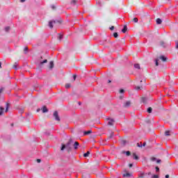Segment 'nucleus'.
Listing matches in <instances>:
<instances>
[{
  "label": "nucleus",
  "mask_w": 178,
  "mask_h": 178,
  "mask_svg": "<svg viewBox=\"0 0 178 178\" xmlns=\"http://www.w3.org/2000/svg\"><path fill=\"white\" fill-rule=\"evenodd\" d=\"M42 111L43 113H47V112H48V108H47V106H44L42 108Z\"/></svg>",
  "instance_id": "1a4fd4ad"
},
{
  "label": "nucleus",
  "mask_w": 178,
  "mask_h": 178,
  "mask_svg": "<svg viewBox=\"0 0 178 178\" xmlns=\"http://www.w3.org/2000/svg\"><path fill=\"white\" fill-rule=\"evenodd\" d=\"M155 169H156V172H159V167L156 166Z\"/></svg>",
  "instance_id": "ea45409f"
},
{
  "label": "nucleus",
  "mask_w": 178,
  "mask_h": 178,
  "mask_svg": "<svg viewBox=\"0 0 178 178\" xmlns=\"http://www.w3.org/2000/svg\"><path fill=\"white\" fill-rule=\"evenodd\" d=\"M9 30H10V27H9V26H7V27H6V29H5V31H9Z\"/></svg>",
  "instance_id": "72a5a7b5"
},
{
  "label": "nucleus",
  "mask_w": 178,
  "mask_h": 178,
  "mask_svg": "<svg viewBox=\"0 0 178 178\" xmlns=\"http://www.w3.org/2000/svg\"><path fill=\"white\" fill-rule=\"evenodd\" d=\"M134 67H135V69H138V70H140V64H135V65H134Z\"/></svg>",
  "instance_id": "a878e982"
},
{
  "label": "nucleus",
  "mask_w": 178,
  "mask_h": 178,
  "mask_svg": "<svg viewBox=\"0 0 178 178\" xmlns=\"http://www.w3.org/2000/svg\"><path fill=\"white\" fill-rule=\"evenodd\" d=\"M26 0H20V2H24Z\"/></svg>",
  "instance_id": "5fc2aeb1"
},
{
  "label": "nucleus",
  "mask_w": 178,
  "mask_h": 178,
  "mask_svg": "<svg viewBox=\"0 0 178 178\" xmlns=\"http://www.w3.org/2000/svg\"><path fill=\"white\" fill-rule=\"evenodd\" d=\"M141 100L143 104H147V101H148V99L147 97H142Z\"/></svg>",
  "instance_id": "4468645a"
},
{
  "label": "nucleus",
  "mask_w": 178,
  "mask_h": 178,
  "mask_svg": "<svg viewBox=\"0 0 178 178\" xmlns=\"http://www.w3.org/2000/svg\"><path fill=\"white\" fill-rule=\"evenodd\" d=\"M145 145H147V143L145 142V143H143V144L142 145V147H145Z\"/></svg>",
  "instance_id": "49530a36"
},
{
  "label": "nucleus",
  "mask_w": 178,
  "mask_h": 178,
  "mask_svg": "<svg viewBox=\"0 0 178 178\" xmlns=\"http://www.w3.org/2000/svg\"><path fill=\"white\" fill-rule=\"evenodd\" d=\"M11 126H13V124H12Z\"/></svg>",
  "instance_id": "052dcab7"
},
{
  "label": "nucleus",
  "mask_w": 178,
  "mask_h": 178,
  "mask_svg": "<svg viewBox=\"0 0 178 178\" xmlns=\"http://www.w3.org/2000/svg\"><path fill=\"white\" fill-rule=\"evenodd\" d=\"M148 175H151V172H149Z\"/></svg>",
  "instance_id": "bf43d9fd"
},
{
  "label": "nucleus",
  "mask_w": 178,
  "mask_h": 178,
  "mask_svg": "<svg viewBox=\"0 0 178 178\" xmlns=\"http://www.w3.org/2000/svg\"><path fill=\"white\" fill-rule=\"evenodd\" d=\"M168 177H169V175H166L165 178H168Z\"/></svg>",
  "instance_id": "864d4df0"
},
{
  "label": "nucleus",
  "mask_w": 178,
  "mask_h": 178,
  "mask_svg": "<svg viewBox=\"0 0 178 178\" xmlns=\"http://www.w3.org/2000/svg\"><path fill=\"white\" fill-rule=\"evenodd\" d=\"M123 92H124V90H123V89L120 90V94H123Z\"/></svg>",
  "instance_id": "58836bf2"
},
{
  "label": "nucleus",
  "mask_w": 178,
  "mask_h": 178,
  "mask_svg": "<svg viewBox=\"0 0 178 178\" xmlns=\"http://www.w3.org/2000/svg\"><path fill=\"white\" fill-rule=\"evenodd\" d=\"M108 83H112V81L108 80Z\"/></svg>",
  "instance_id": "6e6d98bb"
},
{
  "label": "nucleus",
  "mask_w": 178,
  "mask_h": 178,
  "mask_svg": "<svg viewBox=\"0 0 178 178\" xmlns=\"http://www.w3.org/2000/svg\"><path fill=\"white\" fill-rule=\"evenodd\" d=\"M62 38H63V36H62V35H60V34H58V39L60 41V40H62Z\"/></svg>",
  "instance_id": "2f4dec72"
},
{
  "label": "nucleus",
  "mask_w": 178,
  "mask_h": 178,
  "mask_svg": "<svg viewBox=\"0 0 178 178\" xmlns=\"http://www.w3.org/2000/svg\"><path fill=\"white\" fill-rule=\"evenodd\" d=\"M56 23H58V22H56V21L49 22V27L50 29H54V26H55V24H56Z\"/></svg>",
  "instance_id": "39448f33"
},
{
  "label": "nucleus",
  "mask_w": 178,
  "mask_h": 178,
  "mask_svg": "<svg viewBox=\"0 0 178 178\" xmlns=\"http://www.w3.org/2000/svg\"><path fill=\"white\" fill-rule=\"evenodd\" d=\"M138 177H140V178L144 177V173H141L140 175H138Z\"/></svg>",
  "instance_id": "e433bc0d"
},
{
  "label": "nucleus",
  "mask_w": 178,
  "mask_h": 178,
  "mask_svg": "<svg viewBox=\"0 0 178 178\" xmlns=\"http://www.w3.org/2000/svg\"><path fill=\"white\" fill-rule=\"evenodd\" d=\"M2 67V63L0 62V68Z\"/></svg>",
  "instance_id": "603ef678"
},
{
  "label": "nucleus",
  "mask_w": 178,
  "mask_h": 178,
  "mask_svg": "<svg viewBox=\"0 0 178 178\" xmlns=\"http://www.w3.org/2000/svg\"><path fill=\"white\" fill-rule=\"evenodd\" d=\"M170 133H172V131L167 130L165 131L164 134L165 136H170Z\"/></svg>",
  "instance_id": "2eb2a0df"
},
{
  "label": "nucleus",
  "mask_w": 178,
  "mask_h": 178,
  "mask_svg": "<svg viewBox=\"0 0 178 178\" xmlns=\"http://www.w3.org/2000/svg\"><path fill=\"white\" fill-rule=\"evenodd\" d=\"M152 112V108L149 107V108H147V113H151Z\"/></svg>",
  "instance_id": "c85d7f7f"
},
{
  "label": "nucleus",
  "mask_w": 178,
  "mask_h": 178,
  "mask_svg": "<svg viewBox=\"0 0 178 178\" xmlns=\"http://www.w3.org/2000/svg\"><path fill=\"white\" fill-rule=\"evenodd\" d=\"M160 162H161V160H159V159L156 161L157 163H159Z\"/></svg>",
  "instance_id": "3c124183"
},
{
  "label": "nucleus",
  "mask_w": 178,
  "mask_h": 178,
  "mask_svg": "<svg viewBox=\"0 0 178 178\" xmlns=\"http://www.w3.org/2000/svg\"><path fill=\"white\" fill-rule=\"evenodd\" d=\"M152 178H159V176L156 175H154Z\"/></svg>",
  "instance_id": "c9c22d12"
},
{
  "label": "nucleus",
  "mask_w": 178,
  "mask_h": 178,
  "mask_svg": "<svg viewBox=\"0 0 178 178\" xmlns=\"http://www.w3.org/2000/svg\"><path fill=\"white\" fill-rule=\"evenodd\" d=\"M131 105V102L130 101H127L125 103L123 104L124 108H129Z\"/></svg>",
  "instance_id": "423d86ee"
},
{
  "label": "nucleus",
  "mask_w": 178,
  "mask_h": 178,
  "mask_svg": "<svg viewBox=\"0 0 178 178\" xmlns=\"http://www.w3.org/2000/svg\"><path fill=\"white\" fill-rule=\"evenodd\" d=\"M70 87H72V85L70 83H66L65 84V88H70Z\"/></svg>",
  "instance_id": "4be33fe9"
},
{
  "label": "nucleus",
  "mask_w": 178,
  "mask_h": 178,
  "mask_svg": "<svg viewBox=\"0 0 178 178\" xmlns=\"http://www.w3.org/2000/svg\"><path fill=\"white\" fill-rule=\"evenodd\" d=\"M8 111H9V104L8 103L6 104V112H8Z\"/></svg>",
  "instance_id": "7c9ffc66"
},
{
  "label": "nucleus",
  "mask_w": 178,
  "mask_h": 178,
  "mask_svg": "<svg viewBox=\"0 0 178 178\" xmlns=\"http://www.w3.org/2000/svg\"><path fill=\"white\" fill-rule=\"evenodd\" d=\"M91 133H92V131H91V130H89V131H85V132H84V134H85V136H87V134H91Z\"/></svg>",
  "instance_id": "5701e85b"
},
{
  "label": "nucleus",
  "mask_w": 178,
  "mask_h": 178,
  "mask_svg": "<svg viewBox=\"0 0 178 178\" xmlns=\"http://www.w3.org/2000/svg\"><path fill=\"white\" fill-rule=\"evenodd\" d=\"M122 154H126L127 156H130V155H131V153L130 152V151H127V152L122 151Z\"/></svg>",
  "instance_id": "9d476101"
},
{
  "label": "nucleus",
  "mask_w": 178,
  "mask_h": 178,
  "mask_svg": "<svg viewBox=\"0 0 178 178\" xmlns=\"http://www.w3.org/2000/svg\"><path fill=\"white\" fill-rule=\"evenodd\" d=\"M76 3H77V0H72L71 1V5H76Z\"/></svg>",
  "instance_id": "412c9836"
},
{
  "label": "nucleus",
  "mask_w": 178,
  "mask_h": 178,
  "mask_svg": "<svg viewBox=\"0 0 178 178\" xmlns=\"http://www.w3.org/2000/svg\"><path fill=\"white\" fill-rule=\"evenodd\" d=\"M72 145H73V140L72 139H70L65 145L62 144V147L60 149L61 151H65V149H66L67 152H68V154H70V152H72Z\"/></svg>",
  "instance_id": "f257e3e1"
},
{
  "label": "nucleus",
  "mask_w": 178,
  "mask_h": 178,
  "mask_svg": "<svg viewBox=\"0 0 178 178\" xmlns=\"http://www.w3.org/2000/svg\"><path fill=\"white\" fill-rule=\"evenodd\" d=\"M132 22H134V23H138V18L135 17L132 19Z\"/></svg>",
  "instance_id": "a211bd4d"
},
{
  "label": "nucleus",
  "mask_w": 178,
  "mask_h": 178,
  "mask_svg": "<svg viewBox=\"0 0 178 178\" xmlns=\"http://www.w3.org/2000/svg\"><path fill=\"white\" fill-rule=\"evenodd\" d=\"M53 116L55 118L57 122H60V118H59V114H58V111H54Z\"/></svg>",
  "instance_id": "20e7f679"
},
{
  "label": "nucleus",
  "mask_w": 178,
  "mask_h": 178,
  "mask_svg": "<svg viewBox=\"0 0 178 178\" xmlns=\"http://www.w3.org/2000/svg\"><path fill=\"white\" fill-rule=\"evenodd\" d=\"M73 77H74V81L76 80V75H73Z\"/></svg>",
  "instance_id": "8fccbe9b"
},
{
  "label": "nucleus",
  "mask_w": 178,
  "mask_h": 178,
  "mask_svg": "<svg viewBox=\"0 0 178 178\" xmlns=\"http://www.w3.org/2000/svg\"><path fill=\"white\" fill-rule=\"evenodd\" d=\"M159 59H161L163 62H166V60H168V58L165 57L164 56H161Z\"/></svg>",
  "instance_id": "0eeeda50"
},
{
  "label": "nucleus",
  "mask_w": 178,
  "mask_h": 178,
  "mask_svg": "<svg viewBox=\"0 0 178 178\" xmlns=\"http://www.w3.org/2000/svg\"><path fill=\"white\" fill-rule=\"evenodd\" d=\"M175 48L176 49H178V41L175 42Z\"/></svg>",
  "instance_id": "f704fd0d"
},
{
  "label": "nucleus",
  "mask_w": 178,
  "mask_h": 178,
  "mask_svg": "<svg viewBox=\"0 0 178 178\" xmlns=\"http://www.w3.org/2000/svg\"><path fill=\"white\" fill-rule=\"evenodd\" d=\"M127 31V25H124V28L122 29V33H126Z\"/></svg>",
  "instance_id": "f8f14e48"
},
{
  "label": "nucleus",
  "mask_w": 178,
  "mask_h": 178,
  "mask_svg": "<svg viewBox=\"0 0 178 178\" xmlns=\"http://www.w3.org/2000/svg\"><path fill=\"white\" fill-rule=\"evenodd\" d=\"M160 45L161 46V47H163V48H165V42H163V41H161V42H160Z\"/></svg>",
  "instance_id": "b1692460"
},
{
  "label": "nucleus",
  "mask_w": 178,
  "mask_h": 178,
  "mask_svg": "<svg viewBox=\"0 0 178 178\" xmlns=\"http://www.w3.org/2000/svg\"><path fill=\"white\" fill-rule=\"evenodd\" d=\"M48 62V60L45 59L43 61H40V65H44V63H47Z\"/></svg>",
  "instance_id": "393cba45"
},
{
  "label": "nucleus",
  "mask_w": 178,
  "mask_h": 178,
  "mask_svg": "<svg viewBox=\"0 0 178 178\" xmlns=\"http://www.w3.org/2000/svg\"><path fill=\"white\" fill-rule=\"evenodd\" d=\"M106 120H108V126H113L115 124V120L112 118H106Z\"/></svg>",
  "instance_id": "7ed1b4c3"
},
{
  "label": "nucleus",
  "mask_w": 178,
  "mask_h": 178,
  "mask_svg": "<svg viewBox=\"0 0 178 178\" xmlns=\"http://www.w3.org/2000/svg\"><path fill=\"white\" fill-rule=\"evenodd\" d=\"M132 155L134 156V159H136V161H138V156H137V154L136 153H133Z\"/></svg>",
  "instance_id": "f3484780"
},
{
  "label": "nucleus",
  "mask_w": 178,
  "mask_h": 178,
  "mask_svg": "<svg viewBox=\"0 0 178 178\" xmlns=\"http://www.w3.org/2000/svg\"><path fill=\"white\" fill-rule=\"evenodd\" d=\"M90 156V152H87L86 153L83 154V156L85 158H87V156Z\"/></svg>",
  "instance_id": "6ab92c4d"
},
{
  "label": "nucleus",
  "mask_w": 178,
  "mask_h": 178,
  "mask_svg": "<svg viewBox=\"0 0 178 178\" xmlns=\"http://www.w3.org/2000/svg\"><path fill=\"white\" fill-rule=\"evenodd\" d=\"M113 37H114V38H118V37H119V34H118V33H113Z\"/></svg>",
  "instance_id": "cd10ccee"
},
{
  "label": "nucleus",
  "mask_w": 178,
  "mask_h": 178,
  "mask_svg": "<svg viewBox=\"0 0 178 178\" xmlns=\"http://www.w3.org/2000/svg\"><path fill=\"white\" fill-rule=\"evenodd\" d=\"M156 24H162V19H161L160 18H157L156 19Z\"/></svg>",
  "instance_id": "9b49d317"
},
{
  "label": "nucleus",
  "mask_w": 178,
  "mask_h": 178,
  "mask_svg": "<svg viewBox=\"0 0 178 178\" xmlns=\"http://www.w3.org/2000/svg\"><path fill=\"white\" fill-rule=\"evenodd\" d=\"M55 8V7L54 6H52V9H54Z\"/></svg>",
  "instance_id": "4d7b16f0"
},
{
  "label": "nucleus",
  "mask_w": 178,
  "mask_h": 178,
  "mask_svg": "<svg viewBox=\"0 0 178 178\" xmlns=\"http://www.w3.org/2000/svg\"><path fill=\"white\" fill-rule=\"evenodd\" d=\"M113 134H114L113 132H111L110 134V135L108 136V139L109 140V139L112 138V137H113Z\"/></svg>",
  "instance_id": "bb28decb"
},
{
  "label": "nucleus",
  "mask_w": 178,
  "mask_h": 178,
  "mask_svg": "<svg viewBox=\"0 0 178 178\" xmlns=\"http://www.w3.org/2000/svg\"><path fill=\"white\" fill-rule=\"evenodd\" d=\"M54 61H51L49 63V69H54Z\"/></svg>",
  "instance_id": "dca6fc26"
},
{
  "label": "nucleus",
  "mask_w": 178,
  "mask_h": 178,
  "mask_svg": "<svg viewBox=\"0 0 178 178\" xmlns=\"http://www.w3.org/2000/svg\"><path fill=\"white\" fill-rule=\"evenodd\" d=\"M3 90H4L3 88H0V94L2 92V91H3Z\"/></svg>",
  "instance_id": "c03bdc74"
},
{
  "label": "nucleus",
  "mask_w": 178,
  "mask_h": 178,
  "mask_svg": "<svg viewBox=\"0 0 178 178\" xmlns=\"http://www.w3.org/2000/svg\"><path fill=\"white\" fill-rule=\"evenodd\" d=\"M129 168H133V164H132V163H130V164L129 165Z\"/></svg>",
  "instance_id": "09e8293b"
},
{
  "label": "nucleus",
  "mask_w": 178,
  "mask_h": 178,
  "mask_svg": "<svg viewBox=\"0 0 178 178\" xmlns=\"http://www.w3.org/2000/svg\"><path fill=\"white\" fill-rule=\"evenodd\" d=\"M27 51H29V47H25L24 48V52H25V54H27Z\"/></svg>",
  "instance_id": "c756f323"
},
{
  "label": "nucleus",
  "mask_w": 178,
  "mask_h": 178,
  "mask_svg": "<svg viewBox=\"0 0 178 178\" xmlns=\"http://www.w3.org/2000/svg\"><path fill=\"white\" fill-rule=\"evenodd\" d=\"M136 89L137 90H141V87H140V86H137V87L136 88Z\"/></svg>",
  "instance_id": "79ce46f5"
},
{
  "label": "nucleus",
  "mask_w": 178,
  "mask_h": 178,
  "mask_svg": "<svg viewBox=\"0 0 178 178\" xmlns=\"http://www.w3.org/2000/svg\"><path fill=\"white\" fill-rule=\"evenodd\" d=\"M36 161H37L38 163H40L41 162V159H38Z\"/></svg>",
  "instance_id": "37998d69"
},
{
  "label": "nucleus",
  "mask_w": 178,
  "mask_h": 178,
  "mask_svg": "<svg viewBox=\"0 0 178 178\" xmlns=\"http://www.w3.org/2000/svg\"><path fill=\"white\" fill-rule=\"evenodd\" d=\"M137 147H138L139 148H143V144L140 143H137Z\"/></svg>",
  "instance_id": "473e14b6"
},
{
  "label": "nucleus",
  "mask_w": 178,
  "mask_h": 178,
  "mask_svg": "<svg viewBox=\"0 0 178 178\" xmlns=\"http://www.w3.org/2000/svg\"><path fill=\"white\" fill-rule=\"evenodd\" d=\"M79 145H80V144L79 143V142H75L74 143V149H77L79 148Z\"/></svg>",
  "instance_id": "6e6552de"
},
{
  "label": "nucleus",
  "mask_w": 178,
  "mask_h": 178,
  "mask_svg": "<svg viewBox=\"0 0 178 178\" xmlns=\"http://www.w3.org/2000/svg\"><path fill=\"white\" fill-rule=\"evenodd\" d=\"M152 161H156V158H155V157H153V158H152Z\"/></svg>",
  "instance_id": "de8ad7c7"
},
{
  "label": "nucleus",
  "mask_w": 178,
  "mask_h": 178,
  "mask_svg": "<svg viewBox=\"0 0 178 178\" xmlns=\"http://www.w3.org/2000/svg\"><path fill=\"white\" fill-rule=\"evenodd\" d=\"M13 69H15V70H17V63H15L13 65Z\"/></svg>",
  "instance_id": "aec40b11"
},
{
  "label": "nucleus",
  "mask_w": 178,
  "mask_h": 178,
  "mask_svg": "<svg viewBox=\"0 0 178 178\" xmlns=\"http://www.w3.org/2000/svg\"><path fill=\"white\" fill-rule=\"evenodd\" d=\"M156 66H159V63H158V59H156Z\"/></svg>",
  "instance_id": "4c0bfd02"
},
{
  "label": "nucleus",
  "mask_w": 178,
  "mask_h": 178,
  "mask_svg": "<svg viewBox=\"0 0 178 178\" xmlns=\"http://www.w3.org/2000/svg\"><path fill=\"white\" fill-rule=\"evenodd\" d=\"M121 141L123 144H126V140H122Z\"/></svg>",
  "instance_id": "a18cd8bd"
},
{
  "label": "nucleus",
  "mask_w": 178,
  "mask_h": 178,
  "mask_svg": "<svg viewBox=\"0 0 178 178\" xmlns=\"http://www.w3.org/2000/svg\"><path fill=\"white\" fill-rule=\"evenodd\" d=\"M79 105H81V102H79Z\"/></svg>",
  "instance_id": "13d9d810"
},
{
  "label": "nucleus",
  "mask_w": 178,
  "mask_h": 178,
  "mask_svg": "<svg viewBox=\"0 0 178 178\" xmlns=\"http://www.w3.org/2000/svg\"><path fill=\"white\" fill-rule=\"evenodd\" d=\"M110 30H111V31L115 30V26H112L111 27H110Z\"/></svg>",
  "instance_id": "a19ab883"
},
{
  "label": "nucleus",
  "mask_w": 178,
  "mask_h": 178,
  "mask_svg": "<svg viewBox=\"0 0 178 178\" xmlns=\"http://www.w3.org/2000/svg\"><path fill=\"white\" fill-rule=\"evenodd\" d=\"M123 172H124L122 175L123 177H131L132 176L131 173L128 172L127 169H124Z\"/></svg>",
  "instance_id": "f03ea898"
},
{
  "label": "nucleus",
  "mask_w": 178,
  "mask_h": 178,
  "mask_svg": "<svg viewBox=\"0 0 178 178\" xmlns=\"http://www.w3.org/2000/svg\"><path fill=\"white\" fill-rule=\"evenodd\" d=\"M3 111H5V108H3V107L1 106L0 107V116H2V115H3Z\"/></svg>",
  "instance_id": "ddd939ff"
}]
</instances>
